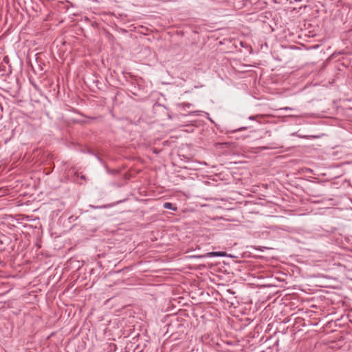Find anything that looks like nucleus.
Masks as SVG:
<instances>
[{
    "mask_svg": "<svg viewBox=\"0 0 352 352\" xmlns=\"http://www.w3.org/2000/svg\"><path fill=\"white\" fill-rule=\"evenodd\" d=\"M249 201H245V204H247Z\"/></svg>",
    "mask_w": 352,
    "mask_h": 352,
    "instance_id": "obj_12",
    "label": "nucleus"
},
{
    "mask_svg": "<svg viewBox=\"0 0 352 352\" xmlns=\"http://www.w3.org/2000/svg\"><path fill=\"white\" fill-rule=\"evenodd\" d=\"M246 129L245 127H243V128H240L239 130H243V129Z\"/></svg>",
    "mask_w": 352,
    "mask_h": 352,
    "instance_id": "obj_10",
    "label": "nucleus"
},
{
    "mask_svg": "<svg viewBox=\"0 0 352 352\" xmlns=\"http://www.w3.org/2000/svg\"><path fill=\"white\" fill-rule=\"evenodd\" d=\"M3 223L7 224L8 227L11 228V226H14L12 223H14L16 219L11 214H5L2 217Z\"/></svg>",
    "mask_w": 352,
    "mask_h": 352,
    "instance_id": "obj_3",
    "label": "nucleus"
},
{
    "mask_svg": "<svg viewBox=\"0 0 352 352\" xmlns=\"http://www.w3.org/2000/svg\"><path fill=\"white\" fill-rule=\"evenodd\" d=\"M320 201H315L314 203H319Z\"/></svg>",
    "mask_w": 352,
    "mask_h": 352,
    "instance_id": "obj_13",
    "label": "nucleus"
},
{
    "mask_svg": "<svg viewBox=\"0 0 352 352\" xmlns=\"http://www.w3.org/2000/svg\"><path fill=\"white\" fill-rule=\"evenodd\" d=\"M23 204V202H19L18 206H21V205H22Z\"/></svg>",
    "mask_w": 352,
    "mask_h": 352,
    "instance_id": "obj_9",
    "label": "nucleus"
},
{
    "mask_svg": "<svg viewBox=\"0 0 352 352\" xmlns=\"http://www.w3.org/2000/svg\"><path fill=\"white\" fill-rule=\"evenodd\" d=\"M131 86L133 87V90H131V91L133 93V95L135 96H137L138 94L135 93V91L137 90H139L140 89V85H135L134 84L133 82L131 83Z\"/></svg>",
    "mask_w": 352,
    "mask_h": 352,
    "instance_id": "obj_6",
    "label": "nucleus"
},
{
    "mask_svg": "<svg viewBox=\"0 0 352 352\" xmlns=\"http://www.w3.org/2000/svg\"><path fill=\"white\" fill-rule=\"evenodd\" d=\"M192 106L191 103L189 102H183L177 104V107H180L183 109H185L186 107L190 108Z\"/></svg>",
    "mask_w": 352,
    "mask_h": 352,
    "instance_id": "obj_5",
    "label": "nucleus"
},
{
    "mask_svg": "<svg viewBox=\"0 0 352 352\" xmlns=\"http://www.w3.org/2000/svg\"><path fill=\"white\" fill-rule=\"evenodd\" d=\"M163 207L164 208H166V209H169V210H173V211H177V206L172 204V203H170V202H166L163 204Z\"/></svg>",
    "mask_w": 352,
    "mask_h": 352,
    "instance_id": "obj_4",
    "label": "nucleus"
},
{
    "mask_svg": "<svg viewBox=\"0 0 352 352\" xmlns=\"http://www.w3.org/2000/svg\"><path fill=\"white\" fill-rule=\"evenodd\" d=\"M75 175H76L77 177H78V173H75Z\"/></svg>",
    "mask_w": 352,
    "mask_h": 352,
    "instance_id": "obj_11",
    "label": "nucleus"
},
{
    "mask_svg": "<svg viewBox=\"0 0 352 352\" xmlns=\"http://www.w3.org/2000/svg\"><path fill=\"white\" fill-rule=\"evenodd\" d=\"M256 118V116H250V117H249V119H250V120H254Z\"/></svg>",
    "mask_w": 352,
    "mask_h": 352,
    "instance_id": "obj_8",
    "label": "nucleus"
},
{
    "mask_svg": "<svg viewBox=\"0 0 352 352\" xmlns=\"http://www.w3.org/2000/svg\"><path fill=\"white\" fill-rule=\"evenodd\" d=\"M126 199H121L120 201H118L116 202H113L112 204H102V205H97V206H94V205H91L90 204L89 206L91 208H94V209H105V208H112L113 206H116V205L120 204V203H122L124 201H125Z\"/></svg>",
    "mask_w": 352,
    "mask_h": 352,
    "instance_id": "obj_1",
    "label": "nucleus"
},
{
    "mask_svg": "<svg viewBox=\"0 0 352 352\" xmlns=\"http://www.w3.org/2000/svg\"><path fill=\"white\" fill-rule=\"evenodd\" d=\"M80 179L83 180H86V177L84 175H80Z\"/></svg>",
    "mask_w": 352,
    "mask_h": 352,
    "instance_id": "obj_7",
    "label": "nucleus"
},
{
    "mask_svg": "<svg viewBox=\"0 0 352 352\" xmlns=\"http://www.w3.org/2000/svg\"><path fill=\"white\" fill-rule=\"evenodd\" d=\"M227 255L226 252L219 251V252H207L205 254L198 256V258H208V257H215V256H226Z\"/></svg>",
    "mask_w": 352,
    "mask_h": 352,
    "instance_id": "obj_2",
    "label": "nucleus"
}]
</instances>
